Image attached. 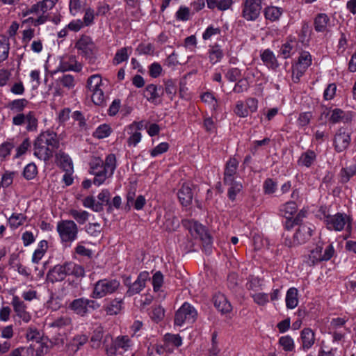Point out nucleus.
<instances>
[{
    "mask_svg": "<svg viewBox=\"0 0 356 356\" xmlns=\"http://www.w3.org/2000/svg\"><path fill=\"white\" fill-rule=\"evenodd\" d=\"M177 196L181 204L187 207L191 204L193 200L192 189L188 184H184L177 193Z\"/></svg>",
    "mask_w": 356,
    "mask_h": 356,
    "instance_id": "nucleus-20",
    "label": "nucleus"
},
{
    "mask_svg": "<svg viewBox=\"0 0 356 356\" xmlns=\"http://www.w3.org/2000/svg\"><path fill=\"white\" fill-rule=\"evenodd\" d=\"M120 285L117 279H102L97 281L91 293L92 298H102L116 291Z\"/></svg>",
    "mask_w": 356,
    "mask_h": 356,
    "instance_id": "nucleus-5",
    "label": "nucleus"
},
{
    "mask_svg": "<svg viewBox=\"0 0 356 356\" xmlns=\"http://www.w3.org/2000/svg\"><path fill=\"white\" fill-rule=\"evenodd\" d=\"M86 0H70V11L72 15H76L86 5Z\"/></svg>",
    "mask_w": 356,
    "mask_h": 356,
    "instance_id": "nucleus-42",
    "label": "nucleus"
},
{
    "mask_svg": "<svg viewBox=\"0 0 356 356\" xmlns=\"http://www.w3.org/2000/svg\"><path fill=\"white\" fill-rule=\"evenodd\" d=\"M111 130L108 125L104 124L98 127L93 133V136L102 139L108 137L111 134Z\"/></svg>",
    "mask_w": 356,
    "mask_h": 356,
    "instance_id": "nucleus-38",
    "label": "nucleus"
},
{
    "mask_svg": "<svg viewBox=\"0 0 356 356\" xmlns=\"http://www.w3.org/2000/svg\"><path fill=\"white\" fill-rule=\"evenodd\" d=\"M72 323V319L69 316H60L55 319L53 322L49 324L51 327H55L58 329L65 327L70 325Z\"/></svg>",
    "mask_w": 356,
    "mask_h": 356,
    "instance_id": "nucleus-35",
    "label": "nucleus"
},
{
    "mask_svg": "<svg viewBox=\"0 0 356 356\" xmlns=\"http://www.w3.org/2000/svg\"><path fill=\"white\" fill-rule=\"evenodd\" d=\"M69 267L68 263H65L63 265H57L54 268L49 271L48 279L51 282H61L67 275H69Z\"/></svg>",
    "mask_w": 356,
    "mask_h": 356,
    "instance_id": "nucleus-16",
    "label": "nucleus"
},
{
    "mask_svg": "<svg viewBox=\"0 0 356 356\" xmlns=\"http://www.w3.org/2000/svg\"><path fill=\"white\" fill-rule=\"evenodd\" d=\"M113 342L118 350L120 349L127 350L130 346V340L127 336L118 337Z\"/></svg>",
    "mask_w": 356,
    "mask_h": 356,
    "instance_id": "nucleus-39",
    "label": "nucleus"
},
{
    "mask_svg": "<svg viewBox=\"0 0 356 356\" xmlns=\"http://www.w3.org/2000/svg\"><path fill=\"white\" fill-rule=\"evenodd\" d=\"M56 158L60 167L67 172L73 171V165L70 156L63 152L60 151L56 154Z\"/></svg>",
    "mask_w": 356,
    "mask_h": 356,
    "instance_id": "nucleus-24",
    "label": "nucleus"
},
{
    "mask_svg": "<svg viewBox=\"0 0 356 356\" xmlns=\"http://www.w3.org/2000/svg\"><path fill=\"white\" fill-rule=\"evenodd\" d=\"M69 309L76 314L81 316H86L90 309L97 310L100 307V304L96 300L86 298H79L73 300L69 305Z\"/></svg>",
    "mask_w": 356,
    "mask_h": 356,
    "instance_id": "nucleus-6",
    "label": "nucleus"
},
{
    "mask_svg": "<svg viewBox=\"0 0 356 356\" xmlns=\"http://www.w3.org/2000/svg\"><path fill=\"white\" fill-rule=\"evenodd\" d=\"M254 302L260 306H264L268 302V294L265 293H257L252 295Z\"/></svg>",
    "mask_w": 356,
    "mask_h": 356,
    "instance_id": "nucleus-49",
    "label": "nucleus"
},
{
    "mask_svg": "<svg viewBox=\"0 0 356 356\" xmlns=\"http://www.w3.org/2000/svg\"><path fill=\"white\" fill-rule=\"evenodd\" d=\"M183 225L189 229L192 234H196L202 242L203 250L209 254L212 250V239L205 227L197 221L183 220Z\"/></svg>",
    "mask_w": 356,
    "mask_h": 356,
    "instance_id": "nucleus-4",
    "label": "nucleus"
},
{
    "mask_svg": "<svg viewBox=\"0 0 356 356\" xmlns=\"http://www.w3.org/2000/svg\"><path fill=\"white\" fill-rule=\"evenodd\" d=\"M99 202H96L92 196L86 197L83 201L85 207L90 208L95 212L102 211L104 204L108 206V210L111 209V204L110 203L111 195L108 191L103 190L97 196Z\"/></svg>",
    "mask_w": 356,
    "mask_h": 356,
    "instance_id": "nucleus-9",
    "label": "nucleus"
},
{
    "mask_svg": "<svg viewBox=\"0 0 356 356\" xmlns=\"http://www.w3.org/2000/svg\"><path fill=\"white\" fill-rule=\"evenodd\" d=\"M69 275H72L76 277H83L85 275V270L81 265L75 264L74 263H68Z\"/></svg>",
    "mask_w": 356,
    "mask_h": 356,
    "instance_id": "nucleus-41",
    "label": "nucleus"
},
{
    "mask_svg": "<svg viewBox=\"0 0 356 356\" xmlns=\"http://www.w3.org/2000/svg\"><path fill=\"white\" fill-rule=\"evenodd\" d=\"M102 83V77L99 74L90 76L87 81V87L92 92L99 88Z\"/></svg>",
    "mask_w": 356,
    "mask_h": 356,
    "instance_id": "nucleus-36",
    "label": "nucleus"
},
{
    "mask_svg": "<svg viewBox=\"0 0 356 356\" xmlns=\"http://www.w3.org/2000/svg\"><path fill=\"white\" fill-rule=\"evenodd\" d=\"M285 301L288 309H292L297 307L298 304L297 289L291 287L287 291Z\"/></svg>",
    "mask_w": 356,
    "mask_h": 356,
    "instance_id": "nucleus-26",
    "label": "nucleus"
},
{
    "mask_svg": "<svg viewBox=\"0 0 356 356\" xmlns=\"http://www.w3.org/2000/svg\"><path fill=\"white\" fill-rule=\"evenodd\" d=\"M14 311L17 316L22 318L25 323H28L31 320V315L26 311V306L23 301L20 300L19 297L14 296L11 302Z\"/></svg>",
    "mask_w": 356,
    "mask_h": 356,
    "instance_id": "nucleus-17",
    "label": "nucleus"
},
{
    "mask_svg": "<svg viewBox=\"0 0 356 356\" xmlns=\"http://www.w3.org/2000/svg\"><path fill=\"white\" fill-rule=\"evenodd\" d=\"M14 147L13 143L6 141L0 145V158L5 159L10 154L12 149Z\"/></svg>",
    "mask_w": 356,
    "mask_h": 356,
    "instance_id": "nucleus-55",
    "label": "nucleus"
},
{
    "mask_svg": "<svg viewBox=\"0 0 356 356\" xmlns=\"http://www.w3.org/2000/svg\"><path fill=\"white\" fill-rule=\"evenodd\" d=\"M27 124L26 129L29 131H35L38 127V120L36 119L34 113L33 112H29L26 115V122Z\"/></svg>",
    "mask_w": 356,
    "mask_h": 356,
    "instance_id": "nucleus-45",
    "label": "nucleus"
},
{
    "mask_svg": "<svg viewBox=\"0 0 356 356\" xmlns=\"http://www.w3.org/2000/svg\"><path fill=\"white\" fill-rule=\"evenodd\" d=\"M335 250L333 243L328 242L318 241L313 249V264L315 261H327L334 254Z\"/></svg>",
    "mask_w": 356,
    "mask_h": 356,
    "instance_id": "nucleus-7",
    "label": "nucleus"
},
{
    "mask_svg": "<svg viewBox=\"0 0 356 356\" xmlns=\"http://www.w3.org/2000/svg\"><path fill=\"white\" fill-rule=\"evenodd\" d=\"M330 21L328 16L325 13L318 14L314 19V24L315 30L318 32H324L327 30Z\"/></svg>",
    "mask_w": 356,
    "mask_h": 356,
    "instance_id": "nucleus-27",
    "label": "nucleus"
},
{
    "mask_svg": "<svg viewBox=\"0 0 356 356\" xmlns=\"http://www.w3.org/2000/svg\"><path fill=\"white\" fill-rule=\"evenodd\" d=\"M26 217L22 213H13L8 219V222L11 227L17 228L22 225L25 220Z\"/></svg>",
    "mask_w": 356,
    "mask_h": 356,
    "instance_id": "nucleus-43",
    "label": "nucleus"
},
{
    "mask_svg": "<svg viewBox=\"0 0 356 356\" xmlns=\"http://www.w3.org/2000/svg\"><path fill=\"white\" fill-rule=\"evenodd\" d=\"M261 10V0H245L242 16L248 21H254L259 17Z\"/></svg>",
    "mask_w": 356,
    "mask_h": 356,
    "instance_id": "nucleus-12",
    "label": "nucleus"
},
{
    "mask_svg": "<svg viewBox=\"0 0 356 356\" xmlns=\"http://www.w3.org/2000/svg\"><path fill=\"white\" fill-rule=\"evenodd\" d=\"M350 140V134L345 129H339L334 137L333 145L334 149L337 152H343L348 147Z\"/></svg>",
    "mask_w": 356,
    "mask_h": 356,
    "instance_id": "nucleus-14",
    "label": "nucleus"
},
{
    "mask_svg": "<svg viewBox=\"0 0 356 356\" xmlns=\"http://www.w3.org/2000/svg\"><path fill=\"white\" fill-rule=\"evenodd\" d=\"M312 230L306 226H301L298 232L294 234L293 240L298 244L304 243L309 240Z\"/></svg>",
    "mask_w": 356,
    "mask_h": 356,
    "instance_id": "nucleus-25",
    "label": "nucleus"
},
{
    "mask_svg": "<svg viewBox=\"0 0 356 356\" xmlns=\"http://www.w3.org/2000/svg\"><path fill=\"white\" fill-rule=\"evenodd\" d=\"M248 88V81L246 79H241L236 83L233 91L236 93H241L246 91Z\"/></svg>",
    "mask_w": 356,
    "mask_h": 356,
    "instance_id": "nucleus-64",
    "label": "nucleus"
},
{
    "mask_svg": "<svg viewBox=\"0 0 356 356\" xmlns=\"http://www.w3.org/2000/svg\"><path fill=\"white\" fill-rule=\"evenodd\" d=\"M95 15H96V13H95L94 10L91 8H88L85 10L83 19L82 21L85 26H89L93 23Z\"/></svg>",
    "mask_w": 356,
    "mask_h": 356,
    "instance_id": "nucleus-54",
    "label": "nucleus"
},
{
    "mask_svg": "<svg viewBox=\"0 0 356 356\" xmlns=\"http://www.w3.org/2000/svg\"><path fill=\"white\" fill-rule=\"evenodd\" d=\"M234 113L236 115L241 118H245L248 115V109L245 108L244 104L241 101H238L236 103Z\"/></svg>",
    "mask_w": 356,
    "mask_h": 356,
    "instance_id": "nucleus-60",
    "label": "nucleus"
},
{
    "mask_svg": "<svg viewBox=\"0 0 356 356\" xmlns=\"http://www.w3.org/2000/svg\"><path fill=\"white\" fill-rule=\"evenodd\" d=\"M164 317V309L160 307H155L152 312L151 318L156 322H159L163 319Z\"/></svg>",
    "mask_w": 356,
    "mask_h": 356,
    "instance_id": "nucleus-63",
    "label": "nucleus"
},
{
    "mask_svg": "<svg viewBox=\"0 0 356 356\" xmlns=\"http://www.w3.org/2000/svg\"><path fill=\"white\" fill-rule=\"evenodd\" d=\"M197 312L190 304L185 302L176 312L175 324L179 326L186 322L193 323L196 318Z\"/></svg>",
    "mask_w": 356,
    "mask_h": 356,
    "instance_id": "nucleus-10",
    "label": "nucleus"
},
{
    "mask_svg": "<svg viewBox=\"0 0 356 356\" xmlns=\"http://www.w3.org/2000/svg\"><path fill=\"white\" fill-rule=\"evenodd\" d=\"M213 300L214 306L222 314H227L232 311V305L223 294H216Z\"/></svg>",
    "mask_w": 356,
    "mask_h": 356,
    "instance_id": "nucleus-18",
    "label": "nucleus"
},
{
    "mask_svg": "<svg viewBox=\"0 0 356 356\" xmlns=\"http://www.w3.org/2000/svg\"><path fill=\"white\" fill-rule=\"evenodd\" d=\"M295 43V41L291 40L290 42H286L282 44L280 49V54L282 55L284 58H287L291 56V53L294 47Z\"/></svg>",
    "mask_w": 356,
    "mask_h": 356,
    "instance_id": "nucleus-53",
    "label": "nucleus"
},
{
    "mask_svg": "<svg viewBox=\"0 0 356 356\" xmlns=\"http://www.w3.org/2000/svg\"><path fill=\"white\" fill-rule=\"evenodd\" d=\"M353 218L345 213L338 212L327 217L325 227L330 231L341 232L345 230L350 235L353 229Z\"/></svg>",
    "mask_w": 356,
    "mask_h": 356,
    "instance_id": "nucleus-3",
    "label": "nucleus"
},
{
    "mask_svg": "<svg viewBox=\"0 0 356 356\" xmlns=\"http://www.w3.org/2000/svg\"><path fill=\"white\" fill-rule=\"evenodd\" d=\"M144 97L147 101L154 102L160 97L156 86L154 84L147 85L144 91Z\"/></svg>",
    "mask_w": 356,
    "mask_h": 356,
    "instance_id": "nucleus-30",
    "label": "nucleus"
},
{
    "mask_svg": "<svg viewBox=\"0 0 356 356\" xmlns=\"http://www.w3.org/2000/svg\"><path fill=\"white\" fill-rule=\"evenodd\" d=\"M28 101L25 99H15L9 104L11 110L22 111L26 106Z\"/></svg>",
    "mask_w": 356,
    "mask_h": 356,
    "instance_id": "nucleus-50",
    "label": "nucleus"
},
{
    "mask_svg": "<svg viewBox=\"0 0 356 356\" xmlns=\"http://www.w3.org/2000/svg\"><path fill=\"white\" fill-rule=\"evenodd\" d=\"M226 184L230 185V188L228 190L229 198L232 201L235 200L237 193H238L243 188L241 183L233 181L232 183Z\"/></svg>",
    "mask_w": 356,
    "mask_h": 356,
    "instance_id": "nucleus-37",
    "label": "nucleus"
},
{
    "mask_svg": "<svg viewBox=\"0 0 356 356\" xmlns=\"http://www.w3.org/2000/svg\"><path fill=\"white\" fill-rule=\"evenodd\" d=\"M296 211L297 205L293 201L286 202L281 209L283 216H288L289 217H293V215L296 212Z\"/></svg>",
    "mask_w": 356,
    "mask_h": 356,
    "instance_id": "nucleus-44",
    "label": "nucleus"
},
{
    "mask_svg": "<svg viewBox=\"0 0 356 356\" xmlns=\"http://www.w3.org/2000/svg\"><path fill=\"white\" fill-rule=\"evenodd\" d=\"M157 221L158 223L161 222L163 227L168 232L175 231L179 227V219L170 210L165 212L163 219H161V216H158Z\"/></svg>",
    "mask_w": 356,
    "mask_h": 356,
    "instance_id": "nucleus-15",
    "label": "nucleus"
},
{
    "mask_svg": "<svg viewBox=\"0 0 356 356\" xmlns=\"http://www.w3.org/2000/svg\"><path fill=\"white\" fill-rule=\"evenodd\" d=\"M165 91L169 95L170 99H172L173 96L177 92V88L175 83L172 80H168L165 83Z\"/></svg>",
    "mask_w": 356,
    "mask_h": 356,
    "instance_id": "nucleus-61",
    "label": "nucleus"
},
{
    "mask_svg": "<svg viewBox=\"0 0 356 356\" xmlns=\"http://www.w3.org/2000/svg\"><path fill=\"white\" fill-rule=\"evenodd\" d=\"M282 10L281 8L277 7H268L265 9L264 15L267 19L271 21H275L278 19L282 15Z\"/></svg>",
    "mask_w": 356,
    "mask_h": 356,
    "instance_id": "nucleus-34",
    "label": "nucleus"
},
{
    "mask_svg": "<svg viewBox=\"0 0 356 356\" xmlns=\"http://www.w3.org/2000/svg\"><path fill=\"white\" fill-rule=\"evenodd\" d=\"M116 168L115 154H108L105 161L99 157L94 158L90 163V173L95 176L93 184L97 186L102 184L107 178L111 177Z\"/></svg>",
    "mask_w": 356,
    "mask_h": 356,
    "instance_id": "nucleus-2",
    "label": "nucleus"
},
{
    "mask_svg": "<svg viewBox=\"0 0 356 356\" xmlns=\"http://www.w3.org/2000/svg\"><path fill=\"white\" fill-rule=\"evenodd\" d=\"M312 62V56L308 51H302L299 56L298 61L293 68V80L294 82L299 81L301 76Z\"/></svg>",
    "mask_w": 356,
    "mask_h": 356,
    "instance_id": "nucleus-13",
    "label": "nucleus"
},
{
    "mask_svg": "<svg viewBox=\"0 0 356 356\" xmlns=\"http://www.w3.org/2000/svg\"><path fill=\"white\" fill-rule=\"evenodd\" d=\"M26 338L28 341H35L38 342L41 337L38 329L35 327H30L27 330Z\"/></svg>",
    "mask_w": 356,
    "mask_h": 356,
    "instance_id": "nucleus-57",
    "label": "nucleus"
},
{
    "mask_svg": "<svg viewBox=\"0 0 356 356\" xmlns=\"http://www.w3.org/2000/svg\"><path fill=\"white\" fill-rule=\"evenodd\" d=\"M86 232L91 236H97L101 233V225L97 222L90 223L86 227Z\"/></svg>",
    "mask_w": 356,
    "mask_h": 356,
    "instance_id": "nucleus-62",
    "label": "nucleus"
},
{
    "mask_svg": "<svg viewBox=\"0 0 356 356\" xmlns=\"http://www.w3.org/2000/svg\"><path fill=\"white\" fill-rule=\"evenodd\" d=\"M122 307V299H112L108 301L103 306V310L105 311L107 315H117L120 313Z\"/></svg>",
    "mask_w": 356,
    "mask_h": 356,
    "instance_id": "nucleus-23",
    "label": "nucleus"
},
{
    "mask_svg": "<svg viewBox=\"0 0 356 356\" xmlns=\"http://www.w3.org/2000/svg\"><path fill=\"white\" fill-rule=\"evenodd\" d=\"M147 275L146 273H140L138 276L137 280L129 286V289L127 291V296H132L140 293L145 286Z\"/></svg>",
    "mask_w": 356,
    "mask_h": 356,
    "instance_id": "nucleus-22",
    "label": "nucleus"
},
{
    "mask_svg": "<svg viewBox=\"0 0 356 356\" xmlns=\"http://www.w3.org/2000/svg\"><path fill=\"white\" fill-rule=\"evenodd\" d=\"M9 49L8 39L4 36H0V63L7 59Z\"/></svg>",
    "mask_w": 356,
    "mask_h": 356,
    "instance_id": "nucleus-33",
    "label": "nucleus"
},
{
    "mask_svg": "<svg viewBox=\"0 0 356 356\" xmlns=\"http://www.w3.org/2000/svg\"><path fill=\"white\" fill-rule=\"evenodd\" d=\"M280 344L286 351H291L293 349L294 344L293 339L289 336L282 337L280 339Z\"/></svg>",
    "mask_w": 356,
    "mask_h": 356,
    "instance_id": "nucleus-56",
    "label": "nucleus"
},
{
    "mask_svg": "<svg viewBox=\"0 0 356 356\" xmlns=\"http://www.w3.org/2000/svg\"><path fill=\"white\" fill-rule=\"evenodd\" d=\"M75 47L81 51V54L89 60L90 63L95 60L96 46L89 37H81L76 43Z\"/></svg>",
    "mask_w": 356,
    "mask_h": 356,
    "instance_id": "nucleus-11",
    "label": "nucleus"
},
{
    "mask_svg": "<svg viewBox=\"0 0 356 356\" xmlns=\"http://www.w3.org/2000/svg\"><path fill=\"white\" fill-rule=\"evenodd\" d=\"M355 173L356 165H350L342 168L339 173L340 181L341 183H347L353 175H355Z\"/></svg>",
    "mask_w": 356,
    "mask_h": 356,
    "instance_id": "nucleus-29",
    "label": "nucleus"
},
{
    "mask_svg": "<svg viewBox=\"0 0 356 356\" xmlns=\"http://www.w3.org/2000/svg\"><path fill=\"white\" fill-rule=\"evenodd\" d=\"M312 152L308 150L302 154L298 163L300 166H305L309 168L312 165Z\"/></svg>",
    "mask_w": 356,
    "mask_h": 356,
    "instance_id": "nucleus-59",
    "label": "nucleus"
},
{
    "mask_svg": "<svg viewBox=\"0 0 356 356\" xmlns=\"http://www.w3.org/2000/svg\"><path fill=\"white\" fill-rule=\"evenodd\" d=\"M209 58L211 64L214 65L222 58L223 51L220 45L216 44L210 47L209 49Z\"/></svg>",
    "mask_w": 356,
    "mask_h": 356,
    "instance_id": "nucleus-28",
    "label": "nucleus"
},
{
    "mask_svg": "<svg viewBox=\"0 0 356 356\" xmlns=\"http://www.w3.org/2000/svg\"><path fill=\"white\" fill-rule=\"evenodd\" d=\"M165 343L179 347L182 343L181 337L179 334H166L164 336Z\"/></svg>",
    "mask_w": 356,
    "mask_h": 356,
    "instance_id": "nucleus-47",
    "label": "nucleus"
},
{
    "mask_svg": "<svg viewBox=\"0 0 356 356\" xmlns=\"http://www.w3.org/2000/svg\"><path fill=\"white\" fill-rule=\"evenodd\" d=\"M348 321V318L346 317H337L332 318L330 321V330H336L343 327Z\"/></svg>",
    "mask_w": 356,
    "mask_h": 356,
    "instance_id": "nucleus-51",
    "label": "nucleus"
},
{
    "mask_svg": "<svg viewBox=\"0 0 356 356\" xmlns=\"http://www.w3.org/2000/svg\"><path fill=\"white\" fill-rule=\"evenodd\" d=\"M60 147L56 133L47 131L41 133L33 144V154L44 161H48Z\"/></svg>",
    "mask_w": 356,
    "mask_h": 356,
    "instance_id": "nucleus-1",
    "label": "nucleus"
},
{
    "mask_svg": "<svg viewBox=\"0 0 356 356\" xmlns=\"http://www.w3.org/2000/svg\"><path fill=\"white\" fill-rule=\"evenodd\" d=\"M330 120L332 123H347L352 120V113L339 108H334L330 113Z\"/></svg>",
    "mask_w": 356,
    "mask_h": 356,
    "instance_id": "nucleus-21",
    "label": "nucleus"
},
{
    "mask_svg": "<svg viewBox=\"0 0 356 356\" xmlns=\"http://www.w3.org/2000/svg\"><path fill=\"white\" fill-rule=\"evenodd\" d=\"M92 92V100L96 105L101 106L104 102V95L102 89H98Z\"/></svg>",
    "mask_w": 356,
    "mask_h": 356,
    "instance_id": "nucleus-58",
    "label": "nucleus"
},
{
    "mask_svg": "<svg viewBox=\"0 0 356 356\" xmlns=\"http://www.w3.org/2000/svg\"><path fill=\"white\" fill-rule=\"evenodd\" d=\"M262 61L269 67L275 68L278 66L277 60L273 53L269 49H266L261 55Z\"/></svg>",
    "mask_w": 356,
    "mask_h": 356,
    "instance_id": "nucleus-31",
    "label": "nucleus"
},
{
    "mask_svg": "<svg viewBox=\"0 0 356 356\" xmlns=\"http://www.w3.org/2000/svg\"><path fill=\"white\" fill-rule=\"evenodd\" d=\"M38 173L37 167L33 163L28 164L24 170V177L27 180L33 179Z\"/></svg>",
    "mask_w": 356,
    "mask_h": 356,
    "instance_id": "nucleus-46",
    "label": "nucleus"
},
{
    "mask_svg": "<svg viewBox=\"0 0 356 356\" xmlns=\"http://www.w3.org/2000/svg\"><path fill=\"white\" fill-rule=\"evenodd\" d=\"M302 349L308 350L312 347V330L305 328L301 332Z\"/></svg>",
    "mask_w": 356,
    "mask_h": 356,
    "instance_id": "nucleus-32",
    "label": "nucleus"
},
{
    "mask_svg": "<svg viewBox=\"0 0 356 356\" xmlns=\"http://www.w3.org/2000/svg\"><path fill=\"white\" fill-rule=\"evenodd\" d=\"M312 35V30L309 29V26L308 24H304L302 29L301 34H300V40L302 43L306 45L309 44L310 37Z\"/></svg>",
    "mask_w": 356,
    "mask_h": 356,
    "instance_id": "nucleus-52",
    "label": "nucleus"
},
{
    "mask_svg": "<svg viewBox=\"0 0 356 356\" xmlns=\"http://www.w3.org/2000/svg\"><path fill=\"white\" fill-rule=\"evenodd\" d=\"M70 214L74 218L79 224H83L88 218L89 213L86 211H77L72 209Z\"/></svg>",
    "mask_w": 356,
    "mask_h": 356,
    "instance_id": "nucleus-40",
    "label": "nucleus"
},
{
    "mask_svg": "<svg viewBox=\"0 0 356 356\" xmlns=\"http://www.w3.org/2000/svg\"><path fill=\"white\" fill-rule=\"evenodd\" d=\"M238 162L236 159H229L225 169L224 184L232 183L234 180V175L236 173Z\"/></svg>",
    "mask_w": 356,
    "mask_h": 356,
    "instance_id": "nucleus-19",
    "label": "nucleus"
},
{
    "mask_svg": "<svg viewBox=\"0 0 356 356\" xmlns=\"http://www.w3.org/2000/svg\"><path fill=\"white\" fill-rule=\"evenodd\" d=\"M57 231L63 242H72L77 237L78 227L73 220H62L57 225Z\"/></svg>",
    "mask_w": 356,
    "mask_h": 356,
    "instance_id": "nucleus-8",
    "label": "nucleus"
},
{
    "mask_svg": "<svg viewBox=\"0 0 356 356\" xmlns=\"http://www.w3.org/2000/svg\"><path fill=\"white\" fill-rule=\"evenodd\" d=\"M128 59L127 48L123 47L118 50L113 58V63L118 65Z\"/></svg>",
    "mask_w": 356,
    "mask_h": 356,
    "instance_id": "nucleus-48",
    "label": "nucleus"
}]
</instances>
